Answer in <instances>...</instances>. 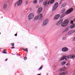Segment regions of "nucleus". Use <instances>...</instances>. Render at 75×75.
<instances>
[{
    "label": "nucleus",
    "instance_id": "nucleus-23",
    "mask_svg": "<svg viewBox=\"0 0 75 75\" xmlns=\"http://www.w3.org/2000/svg\"><path fill=\"white\" fill-rule=\"evenodd\" d=\"M72 34V30L68 32V34L70 35V34Z\"/></svg>",
    "mask_w": 75,
    "mask_h": 75
},
{
    "label": "nucleus",
    "instance_id": "nucleus-5",
    "mask_svg": "<svg viewBox=\"0 0 75 75\" xmlns=\"http://www.w3.org/2000/svg\"><path fill=\"white\" fill-rule=\"evenodd\" d=\"M49 20L48 19H45L43 22V25H46L48 23Z\"/></svg>",
    "mask_w": 75,
    "mask_h": 75
},
{
    "label": "nucleus",
    "instance_id": "nucleus-43",
    "mask_svg": "<svg viewBox=\"0 0 75 75\" xmlns=\"http://www.w3.org/2000/svg\"><path fill=\"white\" fill-rule=\"evenodd\" d=\"M6 50H3V52H6Z\"/></svg>",
    "mask_w": 75,
    "mask_h": 75
},
{
    "label": "nucleus",
    "instance_id": "nucleus-32",
    "mask_svg": "<svg viewBox=\"0 0 75 75\" xmlns=\"http://www.w3.org/2000/svg\"><path fill=\"white\" fill-rule=\"evenodd\" d=\"M24 59L25 60H26L27 59V57H24Z\"/></svg>",
    "mask_w": 75,
    "mask_h": 75
},
{
    "label": "nucleus",
    "instance_id": "nucleus-22",
    "mask_svg": "<svg viewBox=\"0 0 75 75\" xmlns=\"http://www.w3.org/2000/svg\"><path fill=\"white\" fill-rule=\"evenodd\" d=\"M54 1L55 0H51L50 1V4H52V3H53L54 2Z\"/></svg>",
    "mask_w": 75,
    "mask_h": 75
},
{
    "label": "nucleus",
    "instance_id": "nucleus-39",
    "mask_svg": "<svg viewBox=\"0 0 75 75\" xmlns=\"http://www.w3.org/2000/svg\"><path fill=\"white\" fill-rule=\"evenodd\" d=\"M50 1H49L48 2V3H47V4H50Z\"/></svg>",
    "mask_w": 75,
    "mask_h": 75
},
{
    "label": "nucleus",
    "instance_id": "nucleus-7",
    "mask_svg": "<svg viewBox=\"0 0 75 75\" xmlns=\"http://www.w3.org/2000/svg\"><path fill=\"white\" fill-rule=\"evenodd\" d=\"M60 17V15L57 14L54 17V20H57L59 18V17Z\"/></svg>",
    "mask_w": 75,
    "mask_h": 75
},
{
    "label": "nucleus",
    "instance_id": "nucleus-12",
    "mask_svg": "<svg viewBox=\"0 0 75 75\" xmlns=\"http://www.w3.org/2000/svg\"><path fill=\"white\" fill-rule=\"evenodd\" d=\"M47 4V1H44L43 2V5H44V7H46Z\"/></svg>",
    "mask_w": 75,
    "mask_h": 75
},
{
    "label": "nucleus",
    "instance_id": "nucleus-41",
    "mask_svg": "<svg viewBox=\"0 0 75 75\" xmlns=\"http://www.w3.org/2000/svg\"><path fill=\"white\" fill-rule=\"evenodd\" d=\"M28 2L27 1L26 2V4H28Z\"/></svg>",
    "mask_w": 75,
    "mask_h": 75
},
{
    "label": "nucleus",
    "instance_id": "nucleus-45",
    "mask_svg": "<svg viewBox=\"0 0 75 75\" xmlns=\"http://www.w3.org/2000/svg\"><path fill=\"white\" fill-rule=\"evenodd\" d=\"M38 75H41L40 74H38Z\"/></svg>",
    "mask_w": 75,
    "mask_h": 75
},
{
    "label": "nucleus",
    "instance_id": "nucleus-40",
    "mask_svg": "<svg viewBox=\"0 0 75 75\" xmlns=\"http://www.w3.org/2000/svg\"><path fill=\"white\" fill-rule=\"evenodd\" d=\"M3 53H4V54H6L7 53L6 52H3Z\"/></svg>",
    "mask_w": 75,
    "mask_h": 75
},
{
    "label": "nucleus",
    "instance_id": "nucleus-18",
    "mask_svg": "<svg viewBox=\"0 0 75 75\" xmlns=\"http://www.w3.org/2000/svg\"><path fill=\"white\" fill-rule=\"evenodd\" d=\"M67 74V72H62L60 74V75H65Z\"/></svg>",
    "mask_w": 75,
    "mask_h": 75
},
{
    "label": "nucleus",
    "instance_id": "nucleus-38",
    "mask_svg": "<svg viewBox=\"0 0 75 75\" xmlns=\"http://www.w3.org/2000/svg\"><path fill=\"white\" fill-rule=\"evenodd\" d=\"M73 41H75V37L73 38Z\"/></svg>",
    "mask_w": 75,
    "mask_h": 75
},
{
    "label": "nucleus",
    "instance_id": "nucleus-31",
    "mask_svg": "<svg viewBox=\"0 0 75 75\" xmlns=\"http://www.w3.org/2000/svg\"><path fill=\"white\" fill-rule=\"evenodd\" d=\"M56 25H59L60 24V23H59V22H57L56 23Z\"/></svg>",
    "mask_w": 75,
    "mask_h": 75
},
{
    "label": "nucleus",
    "instance_id": "nucleus-16",
    "mask_svg": "<svg viewBox=\"0 0 75 75\" xmlns=\"http://www.w3.org/2000/svg\"><path fill=\"white\" fill-rule=\"evenodd\" d=\"M65 58V56H63L60 58V60L61 61H62V60H64Z\"/></svg>",
    "mask_w": 75,
    "mask_h": 75
},
{
    "label": "nucleus",
    "instance_id": "nucleus-37",
    "mask_svg": "<svg viewBox=\"0 0 75 75\" xmlns=\"http://www.w3.org/2000/svg\"><path fill=\"white\" fill-rule=\"evenodd\" d=\"M15 47H11V49H13V48H15Z\"/></svg>",
    "mask_w": 75,
    "mask_h": 75
},
{
    "label": "nucleus",
    "instance_id": "nucleus-10",
    "mask_svg": "<svg viewBox=\"0 0 75 75\" xmlns=\"http://www.w3.org/2000/svg\"><path fill=\"white\" fill-rule=\"evenodd\" d=\"M22 3H23L22 0H19L17 3L18 6H20L22 4Z\"/></svg>",
    "mask_w": 75,
    "mask_h": 75
},
{
    "label": "nucleus",
    "instance_id": "nucleus-1",
    "mask_svg": "<svg viewBox=\"0 0 75 75\" xmlns=\"http://www.w3.org/2000/svg\"><path fill=\"white\" fill-rule=\"evenodd\" d=\"M69 23V21L68 20L66 19L61 24V27H65L68 25Z\"/></svg>",
    "mask_w": 75,
    "mask_h": 75
},
{
    "label": "nucleus",
    "instance_id": "nucleus-14",
    "mask_svg": "<svg viewBox=\"0 0 75 75\" xmlns=\"http://www.w3.org/2000/svg\"><path fill=\"white\" fill-rule=\"evenodd\" d=\"M69 30V28L67 27L66 28L65 30L62 32V33H64V32H67V31H68Z\"/></svg>",
    "mask_w": 75,
    "mask_h": 75
},
{
    "label": "nucleus",
    "instance_id": "nucleus-42",
    "mask_svg": "<svg viewBox=\"0 0 75 75\" xmlns=\"http://www.w3.org/2000/svg\"><path fill=\"white\" fill-rule=\"evenodd\" d=\"M17 33L16 34H15V36H17Z\"/></svg>",
    "mask_w": 75,
    "mask_h": 75
},
{
    "label": "nucleus",
    "instance_id": "nucleus-36",
    "mask_svg": "<svg viewBox=\"0 0 75 75\" xmlns=\"http://www.w3.org/2000/svg\"><path fill=\"white\" fill-rule=\"evenodd\" d=\"M73 23H74V22L73 21H71L70 23L71 24H73Z\"/></svg>",
    "mask_w": 75,
    "mask_h": 75
},
{
    "label": "nucleus",
    "instance_id": "nucleus-3",
    "mask_svg": "<svg viewBox=\"0 0 75 75\" xmlns=\"http://www.w3.org/2000/svg\"><path fill=\"white\" fill-rule=\"evenodd\" d=\"M34 16V14L33 13H30L28 15V18L30 20L33 18Z\"/></svg>",
    "mask_w": 75,
    "mask_h": 75
},
{
    "label": "nucleus",
    "instance_id": "nucleus-46",
    "mask_svg": "<svg viewBox=\"0 0 75 75\" xmlns=\"http://www.w3.org/2000/svg\"><path fill=\"white\" fill-rule=\"evenodd\" d=\"M36 8H38V7H37V6L36 7Z\"/></svg>",
    "mask_w": 75,
    "mask_h": 75
},
{
    "label": "nucleus",
    "instance_id": "nucleus-48",
    "mask_svg": "<svg viewBox=\"0 0 75 75\" xmlns=\"http://www.w3.org/2000/svg\"><path fill=\"white\" fill-rule=\"evenodd\" d=\"M47 75H48V74H47Z\"/></svg>",
    "mask_w": 75,
    "mask_h": 75
},
{
    "label": "nucleus",
    "instance_id": "nucleus-26",
    "mask_svg": "<svg viewBox=\"0 0 75 75\" xmlns=\"http://www.w3.org/2000/svg\"><path fill=\"white\" fill-rule=\"evenodd\" d=\"M65 9H63L61 13H64V12H65Z\"/></svg>",
    "mask_w": 75,
    "mask_h": 75
},
{
    "label": "nucleus",
    "instance_id": "nucleus-6",
    "mask_svg": "<svg viewBox=\"0 0 75 75\" xmlns=\"http://www.w3.org/2000/svg\"><path fill=\"white\" fill-rule=\"evenodd\" d=\"M73 8H71L69 9L66 12V14H69L70 13H71V12L73 11Z\"/></svg>",
    "mask_w": 75,
    "mask_h": 75
},
{
    "label": "nucleus",
    "instance_id": "nucleus-47",
    "mask_svg": "<svg viewBox=\"0 0 75 75\" xmlns=\"http://www.w3.org/2000/svg\"><path fill=\"white\" fill-rule=\"evenodd\" d=\"M0 34H1V33H0Z\"/></svg>",
    "mask_w": 75,
    "mask_h": 75
},
{
    "label": "nucleus",
    "instance_id": "nucleus-33",
    "mask_svg": "<svg viewBox=\"0 0 75 75\" xmlns=\"http://www.w3.org/2000/svg\"><path fill=\"white\" fill-rule=\"evenodd\" d=\"M24 51H27V52H28V49H25V50Z\"/></svg>",
    "mask_w": 75,
    "mask_h": 75
},
{
    "label": "nucleus",
    "instance_id": "nucleus-20",
    "mask_svg": "<svg viewBox=\"0 0 75 75\" xmlns=\"http://www.w3.org/2000/svg\"><path fill=\"white\" fill-rule=\"evenodd\" d=\"M67 6V3H64L63 5H62V7H64L65 6Z\"/></svg>",
    "mask_w": 75,
    "mask_h": 75
},
{
    "label": "nucleus",
    "instance_id": "nucleus-30",
    "mask_svg": "<svg viewBox=\"0 0 75 75\" xmlns=\"http://www.w3.org/2000/svg\"><path fill=\"white\" fill-rule=\"evenodd\" d=\"M66 65L68 66V67H69V66H70V63H68L67 64H66Z\"/></svg>",
    "mask_w": 75,
    "mask_h": 75
},
{
    "label": "nucleus",
    "instance_id": "nucleus-2",
    "mask_svg": "<svg viewBox=\"0 0 75 75\" xmlns=\"http://www.w3.org/2000/svg\"><path fill=\"white\" fill-rule=\"evenodd\" d=\"M42 17V14H40V15L39 16H37L35 17L34 19L35 20H41Z\"/></svg>",
    "mask_w": 75,
    "mask_h": 75
},
{
    "label": "nucleus",
    "instance_id": "nucleus-49",
    "mask_svg": "<svg viewBox=\"0 0 75 75\" xmlns=\"http://www.w3.org/2000/svg\"><path fill=\"white\" fill-rule=\"evenodd\" d=\"M63 40H64V38H63Z\"/></svg>",
    "mask_w": 75,
    "mask_h": 75
},
{
    "label": "nucleus",
    "instance_id": "nucleus-44",
    "mask_svg": "<svg viewBox=\"0 0 75 75\" xmlns=\"http://www.w3.org/2000/svg\"><path fill=\"white\" fill-rule=\"evenodd\" d=\"M8 59H6L5 60V61H7Z\"/></svg>",
    "mask_w": 75,
    "mask_h": 75
},
{
    "label": "nucleus",
    "instance_id": "nucleus-19",
    "mask_svg": "<svg viewBox=\"0 0 75 75\" xmlns=\"http://www.w3.org/2000/svg\"><path fill=\"white\" fill-rule=\"evenodd\" d=\"M66 64V62L64 61L63 62H62L61 63V64L62 65H65Z\"/></svg>",
    "mask_w": 75,
    "mask_h": 75
},
{
    "label": "nucleus",
    "instance_id": "nucleus-29",
    "mask_svg": "<svg viewBox=\"0 0 75 75\" xmlns=\"http://www.w3.org/2000/svg\"><path fill=\"white\" fill-rule=\"evenodd\" d=\"M11 44L12 47H14V43H12Z\"/></svg>",
    "mask_w": 75,
    "mask_h": 75
},
{
    "label": "nucleus",
    "instance_id": "nucleus-11",
    "mask_svg": "<svg viewBox=\"0 0 75 75\" xmlns=\"http://www.w3.org/2000/svg\"><path fill=\"white\" fill-rule=\"evenodd\" d=\"M42 10V8H40L37 11V13L38 14H39V13H40L41 12V11Z\"/></svg>",
    "mask_w": 75,
    "mask_h": 75
},
{
    "label": "nucleus",
    "instance_id": "nucleus-28",
    "mask_svg": "<svg viewBox=\"0 0 75 75\" xmlns=\"http://www.w3.org/2000/svg\"><path fill=\"white\" fill-rule=\"evenodd\" d=\"M64 16H65V15H64V14L62 15L61 16V17H60L61 18H63V17H64Z\"/></svg>",
    "mask_w": 75,
    "mask_h": 75
},
{
    "label": "nucleus",
    "instance_id": "nucleus-25",
    "mask_svg": "<svg viewBox=\"0 0 75 75\" xmlns=\"http://www.w3.org/2000/svg\"><path fill=\"white\" fill-rule=\"evenodd\" d=\"M43 67V66L42 65L41 67L38 69V70L39 71H40V70H41L42 68V67Z\"/></svg>",
    "mask_w": 75,
    "mask_h": 75
},
{
    "label": "nucleus",
    "instance_id": "nucleus-34",
    "mask_svg": "<svg viewBox=\"0 0 75 75\" xmlns=\"http://www.w3.org/2000/svg\"><path fill=\"white\" fill-rule=\"evenodd\" d=\"M43 1V0H40L39 3H41V2H42Z\"/></svg>",
    "mask_w": 75,
    "mask_h": 75
},
{
    "label": "nucleus",
    "instance_id": "nucleus-21",
    "mask_svg": "<svg viewBox=\"0 0 75 75\" xmlns=\"http://www.w3.org/2000/svg\"><path fill=\"white\" fill-rule=\"evenodd\" d=\"M69 56H68L67 57H66L65 56V60H68L69 59Z\"/></svg>",
    "mask_w": 75,
    "mask_h": 75
},
{
    "label": "nucleus",
    "instance_id": "nucleus-15",
    "mask_svg": "<svg viewBox=\"0 0 75 75\" xmlns=\"http://www.w3.org/2000/svg\"><path fill=\"white\" fill-rule=\"evenodd\" d=\"M74 27H75V23L71 25L70 26V28H74Z\"/></svg>",
    "mask_w": 75,
    "mask_h": 75
},
{
    "label": "nucleus",
    "instance_id": "nucleus-4",
    "mask_svg": "<svg viewBox=\"0 0 75 75\" xmlns=\"http://www.w3.org/2000/svg\"><path fill=\"white\" fill-rule=\"evenodd\" d=\"M58 3L56 2L55 4L54 7L52 8V11H54V10H55L58 7Z\"/></svg>",
    "mask_w": 75,
    "mask_h": 75
},
{
    "label": "nucleus",
    "instance_id": "nucleus-8",
    "mask_svg": "<svg viewBox=\"0 0 75 75\" xmlns=\"http://www.w3.org/2000/svg\"><path fill=\"white\" fill-rule=\"evenodd\" d=\"M69 57L71 59H73L75 58V55L74 54H71L69 55Z\"/></svg>",
    "mask_w": 75,
    "mask_h": 75
},
{
    "label": "nucleus",
    "instance_id": "nucleus-13",
    "mask_svg": "<svg viewBox=\"0 0 75 75\" xmlns=\"http://www.w3.org/2000/svg\"><path fill=\"white\" fill-rule=\"evenodd\" d=\"M7 4L6 3L4 4L3 5V8L6 9L7 8Z\"/></svg>",
    "mask_w": 75,
    "mask_h": 75
},
{
    "label": "nucleus",
    "instance_id": "nucleus-27",
    "mask_svg": "<svg viewBox=\"0 0 75 75\" xmlns=\"http://www.w3.org/2000/svg\"><path fill=\"white\" fill-rule=\"evenodd\" d=\"M37 3V1L36 0H35L33 1V3L34 4H36Z\"/></svg>",
    "mask_w": 75,
    "mask_h": 75
},
{
    "label": "nucleus",
    "instance_id": "nucleus-24",
    "mask_svg": "<svg viewBox=\"0 0 75 75\" xmlns=\"http://www.w3.org/2000/svg\"><path fill=\"white\" fill-rule=\"evenodd\" d=\"M60 70L62 71H65V68H62L60 69Z\"/></svg>",
    "mask_w": 75,
    "mask_h": 75
},
{
    "label": "nucleus",
    "instance_id": "nucleus-17",
    "mask_svg": "<svg viewBox=\"0 0 75 75\" xmlns=\"http://www.w3.org/2000/svg\"><path fill=\"white\" fill-rule=\"evenodd\" d=\"M58 22H59V23L61 24V23H62L63 22V19H60V20H59L58 21Z\"/></svg>",
    "mask_w": 75,
    "mask_h": 75
},
{
    "label": "nucleus",
    "instance_id": "nucleus-9",
    "mask_svg": "<svg viewBox=\"0 0 75 75\" xmlns=\"http://www.w3.org/2000/svg\"><path fill=\"white\" fill-rule=\"evenodd\" d=\"M62 51L63 52H66L68 51V49L67 47H64L62 49Z\"/></svg>",
    "mask_w": 75,
    "mask_h": 75
},
{
    "label": "nucleus",
    "instance_id": "nucleus-35",
    "mask_svg": "<svg viewBox=\"0 0 75 75\" xmlns=\"http://www.w3.org/2000/svg\"><path fill=\"white\" fill-rule=\"evenodd\" d=\"M72 33H75V30H74L72 31Z\"/></svg>",
    "mask_w": 75,
    "mask_h": 75
}]
</instances>
